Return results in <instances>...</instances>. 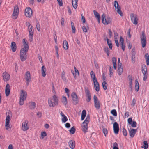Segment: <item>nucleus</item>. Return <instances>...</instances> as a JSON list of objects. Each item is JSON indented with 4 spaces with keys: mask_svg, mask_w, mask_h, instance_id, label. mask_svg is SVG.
I'll use <instances>...</instances> for the list:
<instances>
[{
    "mask_svg": "<svg viewBox=\"0 0 149 149\" xmlns=\"http://www.w3.org/2000/svg\"><path fill=\"white\" fill-rule=\"evenodd\" d=\"M48 104L50 107H54L56 105H57L58 103V99L56 95H54L52 97L48 99Z\"/></svg>",
    "mask_w": 149,
    "mask_h": 149,
    "instance_id": "obj_1",
    "label": "nucleus"
},
{
    "mask_svg": "<svg viewBox=\"0 0 149 149\" xmlns=\"http://www.w3.org/2000/svg\"><path fill=\"white\" fill-rule=\"evenodd\" d=\"M90 117L89 114L87 115L86 117L81 125L82 130L85 133L87 132L88 129V124L90 121Z\"/></svg>",
    "mask_w": 149,
    "mask_h": 149,
    "instance_id": "obj_2",
    "label": "nucleus"
},
{
    "mask_svg": "<svg viewBox=\"0 0 149 149\" xmlns=\"http://www.w3.org/2000/svg\"><path fill=\"white\" fill-rule=\"evenodd\" d=\"M28 50L29 49L24 48L21 49L20 55L21 61H24L26 59L27 56L26 55V53L28 51Z\"/></svg>",
    "mask_w": 149,
    "mask_h": 149,
    "instance_id": "obj_3",
    "label": "nucleus"
},
{
    "mask_svg": "<svg viewBox=\"0 0 149 149\" xmlns=\"http://www.w3.org/2000/svg\"><path fill=\"white\" fill-rule=\"evenodd\" d=\"M141 39V43L143 48L144 47L146 43V37L145 35L144 31L142 32V35L140 36Z\"/></svg>",
    "mask_w": 149,
    "mask_h": 149,
    "instance_id": "obj_4",
    "label": "nucleus"
},
{
    "mask_svg": "<svg viewBox=\"0 0 149 149\" xmlns=\"http://www.w3.org/2000/svg\"><path fill=\"white\" fill-rule=\"evenodd\" d=\"M102 19L103 23L105 25H107L111 22L110 18L109 17H105L104 14H103L102 16Z\"/></svg>",
    "mask_w": 149,
    "mask_h": 149,
    "instance_id": "obj_5",
    "label": "nucleus"
},
{
    "mask_svg": "<svg viewBox=\"0 0 149 149\" xmlns=\"http://www.w3.org/2000/svg\"><path fill=\"white\" fill-rule=\"evenodd\" d=\"M114 6L115 8L116 9H117V13L120 14V16H123V15L121 10V7L120 6H119L118 1L116 0L114 2Z\"/></svg>",
    "mask_w": 149,
    "mask_h": 149,
    "instance_id": "obj_6",
    "label": "nucleus"
},
{
    "mask_svg": "<svg viewBox=\"0 0 149 149\" xmlns=\"http://www.w3.org/2000/svg\"><path fill=\"white\" fill-rule=\"evenodd\" d=\"M71 96L72 98L73 104L75 105L78 104L79 102V99L76 93L74 92H72L71 94Z\"/></svg>",
    "mask_w": 149,
    "mask_h": 149,
    "instance_id": "obj_7",
    "label": "nucleus"
},
{
    "mask_svg": "<svg viewBox=\"0 0 149 149\" xmlns=\"http://www.w3.org/2000/svg\"><path fill=\"white\" fill-rule=\"evenodd\" d=\"M84 89L86 95L87 97L86 100L88 102H90L91 100V93L88 88L86 87L84 88Z\"/></svg>",
    "mask_w": 149,
    "mask_h": 149,
    "instance_id": "obj_8",
    "label": "nucleus"
},
{
    "mask_svg": "<svg viewBox=\"0 0 149 149\" xmlns=\"http://www.w3.org/2000/svg\"><path fill=\"white\" fill-rule=\"evenodd\" d=\"M130 17L131 21L133 24L135 25L137 24L138 19L137 18L136 15L132 13L130 15Z\"/></svg>",
    "mask_w": 149,
    "mask_h": 149,
    "instance_id": "obj_9",
    "label": "nucleus"
},
{
    "mask_svg": "<svg viewBox=\"0 0 149 149\" xmlns=\"http://www.w3.org/2000/svg\"><path fill=\"white\" fill-rule=\"evenodd\" d=\"M25 79L26 81V85L27 86H28L31 79V74L29 71L26 72L25 74Z\"/></svg>",
    "mask_w": 149,
    "mask_h": 149,
    "instance_id": "obj_10",
    "label": "nucleus"
},
{
    "mask_svg": "<svg viewBox=\"0 0 149 149\" xmlns=\"http://www.w3.org/2000/svg\"><path fill=\"white\" fill-rule=\"evenodd\" d=\"M25 16L27 17H30L32 14V10L30 7L26 8L25 10Z\"/></svg>",
    "mask_w": 149,
    "mask_h": 149,
    "instance_id": "obj_11",
    "label": "nucleus"
},
{
    "mask_svg": "<svg viewBox=\"0 0 149 149\" xmlns=\"http://www.w3.org/2000/svg\"><path fill=\"white\" fill-rule=\"evenodd\" d=\"M93 99L95 107L97 109H99L100 108V102L98 101V98L95 95L94 96Z\"/></svg>",
    "mask_w": 149,
    "mask_h": 149,
    "instance_id": "obj_12",
    "label": "nucleus"
},
{
    "mask_svg": "<svg viewBox=\"0 0 149 149\" xmlns=\"http://www.w3.org/2000/svg\"><path fill=\"white\" fill-rule=\"evenodd\" d=\"M28 121L27 120L25 121L22 123V130L23 131H26L29 128V126L28 125Z\"/></svg>",
    "mask_w": 149,
    "mask_h": 149,
    "instance_id": "obj_13",
    "label": "nucleus"
},
{
    "mask_svg": "<svg viewBox=\"0 0 149 149\" xmlns=\"http://www.w3.org/2000/svg\"><path fill=\"white\" fill-rule=\"evenodd\" d=\"M10 117L9 115H7L6 119L5 127L6 130H8V128H10V125H9L10 121Z\"/></svg>",
    "mask_w": 149,
    "mask_h": 149,
    "instance_id": "obj_14",
    "label": "nucleus"
},
{
    "mask_svg": "<svg viewBox=\"0 0 149 149\" xmlns=\"http://www.w3.org/2000/svg\"><path fill=\"white\" fill-rule=\"evenodd\" d=\"M3 77L4 81H9L10 78V76L8 72L5 71L3 74Z\"/></svg>",
    "mask_w": 149,
    "mask_h": 149,
    "instance_id": "obj_15",
    "label": "nucleus"
},
{
    "mask_svg": "<svg viewBox=\"0 0 149 149\" xmlns=\"http://www.w3.org/2000/svg\"><path fill=\"white\" fill-rule=\"evenodd\" d=\"M114 132L115 134H118L119 131V125L116 122H115L113 125Z\"/></svg>",
    "mask_w": 149,
    "mask_h": 149,
    "instance_id": "obj_16",
    "label": "nucleus"
},
{
    "mask_svg": "<svg viewBox=\"0 0 149 149\" xmlns=\"http://www.w3.org/2000/svg\"><path fill=\"white\" fill-rule=\"evenodd\" d=\"M129 133L131 137H133L134 136L136 133L137 132L136 129H130L129 130Z\"/></svg>",
    "mask_w": 149,
    "mask_h": 149,
    "instance_id": "obj_17",
    "label": "nucleus"
},
{
    "mask_svg": "<svg viewBox=\"0 0 149 149\" xmlns=\"http://www.w3.org/2000/svg\"><path fill=\"white\" fill-rule=\"evenodd\" d=\"M10 87L9 84H7L6 85L5 90V93L6 96H8L10 94Z\"/></svg>",
    "mask_w": 149,
    "mask_h": 149,
    "instance_id": "obj_18",
    "label": "nucleus"
},
{
    "mask_svg": "<svg viewBox=\"0 0 149 149\" xmlns=\"http://www.w3.org/2000/svg\"><path fill=\"white\" fill-rule=\"evenodd\" d=\"M27 93L23 90H21L20 98L26 100L27 97Z\"/></svg>",
    "mask_w": 149,
    "mask_h": 149,
    "instance_id": "obj_19",
    "label": "nucleus"
},
{
    "mask_svg": "<svg viewBox=\"0 0 149 149\" xmlns=\"http://www.w3.org/2000/svg\"><path fill=\"white\" fill-rule=\"evenodd\" d=\"M68 144L71 148L73 149L74 148L75 144V142L74 140H70L68 142Z\"/></svg>",
    "mask_w": 149,
    "mask_h": 149,
    "instance_id": "obj_20",
    "label": "nucleus"
},
{
    "mask_svg": "<svg viewBox=\"0 0 149 149\" xmlns=\"http://www.w3.org/2000/svg\"><path fill=\"white\" fill-rule=\"evenodd\" d=\"M141 70L143 74H148L147 73V67L145 64H143L141 66Z\"/></svg>",
    "mask_w": 149,
    "mask_h": 149,
    "instance_id": "obj_21",
    "label": "nucleus"
},
{
    "mask_svg": "<svg viewBox=\"0 0 149 149\" xmlns=\"http://www.w3.org/2000/svg\"><path fill=\"white\" fill-rule=\"evenodd\" d=\"M11 48L13 52H15L17 48L15 42H12L11 43Z\"/></svg>",
    "mask_w": 149,
    "mask_h": 149,
    "instance_id": "obj_22",
    "label": "nucleus"
},
{
    "mask_svg": "<svg viewBox=\"0 0 149 149\" xmlns=\"http://www.w3.org/2000/svg\"><path fill=\"white\" fill-rule=\"evenodd\" d=\"M23 43L24 47L23 48L24 49L26 48L27 49H29V46L28 44L27 41V40H26L25 39H24L22 40Z\"/></svg>",
    "mask_w": 149,
    "mask_h": 149,
    "instance_id": "obj_23",
    "label": "nucleus"
},
{
    "mask_svg": "<svg viewBox=\"0 0 149 149\" xmlns=\"http://www.w3.org/2000/svg\"><path fill=\"white\" fill-rule=\"evenodd\" d=\"M41 71L42 75L43 77H45L46 75V69L45 67L43 65L41 68Z\"/></svg>",
    "mask_w": 149,
    "mask_h": 149,
    "instance_id": "obj_24",
    "label": "nucleus"
},
{
    "mask_svg": "<svg viewBox=\"0 0 149 149\" xmlns=\"http://www.w3.org/2000/svg\"><path fill=\"white\" fill-rule=\"evenodd\" d=\"M128 78L129 81V86L130 88L131 91H132V76L130 75H129L128 76Z\"/></svg>",
    "mask_w": 149,
    "mask_h": 149,
    "instance_id": "obj_25",
    "label": "nucleus"
},
{
    "mask_svg": "<svg viewBox=\"0 0 149 149\" xmlns=\"http://www.w3.org/2000/svg\"><path fill=\"white\" fill-rule=\"evenodd\" d=\"M63 47L65 50H67L69 46L68 42L65 40H64L63 41Z\"/></svg>",
    "mask_w": 149,
    "mask_h": 149,
    "instance_id": "obj_26",
    "label": "nucleus"
},
{
    "mask_svg": "<svg viewBox=\"0 0 149 149\" xmlns=\"http://www.w3.org/2000/svg\"><path fill=\"white\" fill-rule=\"evenodd\" d=\"M78 0H72V4L73 8L76 9L77 7Z\"/></svg>",
    "mask_w": 149,
    "mask_h": 149,
    "instance_id": "obj_27",
    "label": "nucleus"
},
{
    "mask_svg": "<svg viewBox=\"0 0 149 149\" xmlns=\"http://www.w3.org/2000/svg\"><path fill=\"white\" fill-rule=\"evenodd\" d=\"M28 31L29 32V35H33L34 29L32 26H31L30 27L28 28Z\"/></svg>",
    "mask_w": 149,
    "mask_h": 149,
    "instance_id": "obj_28",
    "label": "nucleus"
},
{
    "mask_svg": "<svg viewBox=\"0 0 149 149\" xmlns=\"http://www.w3.org/2000/svg\"><path fill=\"white\" fill-rule=\"evenodd\" d=\"M91 77L93 79V81L95 80H97V79L95 77V74L93 71H91L90 72Z\"/></svg>",
    "mask_w": 149,
    "mask_h": 149,
    "instance_id": "obj_29",
    "label": "nucleus"
},
{
    "mask_svg": "<svg viewBox=\"0 0 149 149\" xmlns=\"http://www.w3.org/2000/svg\"><path fill=\"white\" fill-rule=\"evenodd\" d=\"M106 40L107 44L108 45L110 49L111 50H112V44L111 43V40H110L108 38H107Z\"/></svg>",
    "mask_w": 149,
    "mask_h": 149,
    "instance_id": "obj_30",
    "label": "nucleus"
},
{
    "mask_svg": "<svg viewBox=\"0 0 149 149\" xmlns=\"http://www.w3.org/2000/svg\"><path fill=\"white\" fill-rule=\"evenodd\" d=\"M145 58L146 61L147 65H149V55L148 53H146L145 54Z\"/></svg>",
    "mask_w": 149,
    "mask_h": 149,
    "instance_id": "obj_31",
    "label": "nucleus"
},
{
    "mask_svg": "<svg viewBox=\"0 0 149 149\" xmlns=\"http://www.w3.org/2000/svg\"><path fill=\"white\" fill-rule=\"evenodd\" d=\"M36 104L35 102H32L29 105V107L31 109H33L36 107Z\"/></svg>",
    "mask_w": 149,
    "mask_h": 149,
    "instance_id": "obj_32",
    "label": "nucleus"
},
{
    "mask_svg": "<svg viewBox=\"0 0 149 149\" xmlns=\"http://www.w3.org/2000/svg\"><path fill=\"white\" fill-rule=\"evenodd\" d=\"M86 111L85 110H83L82 112L81 116V120H82L84 119L86 116Z\"/></svg>",
    "mask_w": 149,
    "mask_h": 149,
    "instance_id": "obj_33",
    "label": "nucleus"
},
{
    "mask_svg": "<svg viewBox=\"0 0 149 149\" xmlns=\"http://www.w3.org/2000/svg\"><path fill=\"white\" fill-rule=\"evenodd\" d=\"M135 90L136 91H138L139 88V82L137 80L135 81Z\"/></svg>",
    "mask_w": 149,
    "mask_h": 149,
    "instance_id": "obj_34",
    "label": "nucleus"
},
{
    "mask_svg": "<svg viewBox=\"0 0 149 149\" xmlns=\"http://www.w3.org/2000/svg\"><path fill=\"white\" fill-rule=\"evenodd\" d=\"M62 102L65 105L67 104V99L66 97L63 96L61 100Z\"/></svg>",
    "mask_w": 149,
    "mask_h": 149,
    "instance_id": "obj_35",
    "label": "nucleus"
},
{
    "mask_svg": "<svg viewBox=\"0 0 149 149\" xmlns=\"http://www.w3.org/2000/svg\"><path fill=\"white\" fill-rule=\"evenodd\" d=\"M104 50L105 52L106 53L108 56H109V50L107 47H104Z\"/></svg>",
    "mask_w": 149,
    "mask_h": 149,
    "instance_id": "obj_36",
    "label": "nucleus"
},
{
    "mask_svg": "<svg viewBox=\"0 0 149 149\" xmlns=\"http://www.w3.org/2000/svg\"><path fill=\"white\" fill-rule=\"evenodd\" d=\"M148 144L147 142L146 141H144L143 142L142 148H144V149H147L148 148Z\"/></svg>",
    "mask_w": 149,
    "mask_h": 149,
    "instance_id": "obj_37",
    "label": "nucleus"
},
{
    "mask_svg": "<svg viewBox=\"0 0 149 149\" xmlns=\"http://www.w3.org/2000/svg\"><path fill=\"white\" fill-rule=\"evenodd\" d=\"M121 65H118V71L119 75H120L123 72V68H121Z\"/></svg>",
    "mask_w": 149,
    "mask_h": 149,
    "instance_id": "obj_38",
    "label": "nucleus"
},
{
    "mask_svg": "<svg viewBox=\"0 0 149 149\" xmlns=\"http://www.w3.org/2000/svg\"><path fill=\"white\" fill-rule=\"evenodd\" d=\"M71 28L72 30L73 33H75L76 29L74 26V24L72 22H71Z\"/></svg>",
    "mask_w": 149,
    "mask_h": 149,
    "instance_id": "obj_39",
    "label": "nucleus"
},
{
    "mask_svg": "<svg viewBox=\"0 0 149 149\" xmlns=\"http://www.w3.org/2000/svg\"><path fill=\"white\" fill-rule=\"evenodd\" d=\"M102 85L103 89L106 90L107 87V84L105 81H103L102 83Z\"/></svg>",
    "mask_w": 149,
    "mask_h": 149,
    "instance_id": "obj_40",
    "label": "nucleus"
},
{
    "mask_svg": "<svg viewBox=\"0 0 149 149\" xmlns=\"http://www.w3.org/2000/svg\"><path fill=\"white\" fill-rule=\"evenodd\" d=\"M19 13L13 12L12 16L13 18L14 19H16L17 18Z\"/></svg>",
    "mask_w": 149,
    "mask_h": 149,
    "instance_id": "obj_41",
    "label": "nucleus"
},
{
    "mask_svg": "<svg viewBox=\"0 0 149 149\" xmlns=\"http://www.w3.org/2000/svg\"><path fill=\"white\" fill-rule=\"evenodd\" d=\"M94 14L97 19L100 18V16L98 13L95 10L93 11Z\"/></svg>",
    "mask_w": 149,
    "mask_h": 149,
    "instance_id": "obj_42",
    "label": "nucleus"
},
{
    "mask_svg": "<svg viewBox=\"0 0 149 149\" xmlns=\"http://www.w3.org/2000/svg\"><path fill=\"white\" fill-rule=\"evenodd\" d=\"M17 12L19 13V9L18 8V6L17 5H16L14 7L13 12Z\"/></svg>",
    "mask_w": 149,
    "mask_h": 149,
    "instance_id": "obj_43",
    "label": "nucleus"
},
{
    "mask_svg": "<svg viewBox=\"0 0 149 149\" xmlns=\"http://www.w3.org/2000/svg\"><path fill=\"white\" fill-rule=\"evenodd\" d=\"M75 130H76L75 128L74 127H73L71 128L69 130V131L71 134H73L75 133Z\"/></svg>",
    "mask_w": 149,
    "mask_h": 149,
    "instance_id": "obj_44",
    "label": "nucleus"
},
{
    "mask_svg": "<svg viewBox=\"0 0 149 149\" xmlns=\"http://www.w3.org/2000/svg\"><path fill=\"white\" fill-rule=\"evenodd\" d=\"M111 113L114 116H117V112L115 109L112 110L111 111Z\"/></svg>",
    "mask_w": 149,
    "mask_h": 149,
    "instance_id": "obj_45",
    "label": "nucleus"
},
{
    "mask_svg": "<svg viewBox=\"0 0 149 149\" xmlns=\"http://www.w3.org/2000/svg\"><path fill=\"white\" fill-rule=\"evenodd\" d=\"M102 131L104 135L106 136L108 134V130L107 128H103L102 129Z\"/></svg>",
    "mask_w": 149,
    "mask_h": 149,
    "instance_id": "obj_46",
    "label": "nucleus"
},
{
    "mask_svg": "<svg viewBox=\"0 0 149 149\" xmlns=\"http://www.w3.org/2000/svg\"><path fill=\"white\" fill-rule=\"evenodd\" d=\"M93 83L94 87L97 86H99V83L98 82L97 79V80H95L94 81H93Z\"/></svg>",
    "mask_w": 149,
    "mask_h": 149,
    "instance_id": "obj_47",
    "label": "nucleus"
},
{
    "mask_svg": "<svg viewBox=\"0 0 149 149\" xmlns=\"http://www.w3.org/2000/svg\"><path fill=\"white\" fill-rule=\"evenodd\" d=\"M113 149H119L118 144L116 142L113 143Z\"/></svg>",
    "mask_w": 149,
    "mask_h": 149,
    "instance_id": "obj_48",
    "label": "nucleus"
},
{
    "mask_svg": "<svg viewBox=\"0 0 149 149\" xmlns=\"http://www.w3.org/2000/svg\"><path fill=\"white\" fill-rule=\"evenodd\" d=\"M65 72L64 71H63L61 74V77L62 79L64 81H65L66 80V78L65 77Z\"/></svg>",
    "mask_w": 149,
    "mask_h": 149,
    "instance_id": "obj_49",
    "label": "nucleus"
},
{
    "mask_svg": "<svg viewBox=\"0 0 149 149\" xmlns=\"http://www.w3.org/2000/svg\"><path fill=\"white\" fill-rule=\"evenodd\" d=\"M36 28L38 31H40V26L38 21H37L36 22Z\"/></svg>",
    "mask_w": 149,
    "mask_h": 149,
    "instance_id": "obj_50",
    "label": "nucleus"
},
{
    "mask_svg": "<svg viewBox=\"0 0 149 149\" xmlns=\"http://www.w3.org/2000/svg\"><path fill=\"white\" fill-rule=\"evenodd\" d=\"M130 125H131V126L133 127H136L137 123L136 121H134Z\"/></svg>",
    "mask_w": 149,
    "mask_h": 149,
    "instance_id": "obj_51",
    "label": "nucleus"
},
{
    "mask_svg": "<svg viewBox=\"0 0 149 149\" xmlns=\"http://www.w3.org/2000/svg\"><path fill=\"white\" fill-rule=\"evenodd\" d=\"M123 135L125 136H127V132L126 130V129L123 128Z\"/></svg>",
    "mask_w": 149,
    "mask_h": 149,
    "instance_id": "obj_52",
    "label": "nucleus"
},
{
    "mask_svg": "<svg viewBox=\"0 0 149 149\" xmlns=\"http://www.w3.org/2000/svg\"><path fill=\"white\" fill-rule=\"evenodd\" d=\"M25 100L20 98L19 104L20 105H22L24 104V101Z\"/></svg>",
    "mask_w": 149,
    "mask_h": 149,
    "instance_id": "obj_53",
    "label": "nucleus"
},
{
    "mask_svg": "<svg viewBox=\"0 0 149 149\" xmlns=\"http://www.w3.org/2000/svg\"><path fill=\"white\" fill-rule=\"evenodd\" d=\"M112 68H111V67H110L109 71L110 72L109 75L110 77H111V76L113 75V73L112 72Z\"/></svg>",
    "mask_w": 149,
    "mask_h": 149,
    "instance_id": "obj_54",
    "label": "nucleus"
},
{
    "mask_svg": "<svg viewBox=\"0 0 149 149\" xmlns=\"http://www.w3.org/2000/svg\"><path fill=\"white\" fill-rule=\"evenodd\" d=\"M74 68L75 70V74H76V76H77V74L78 75H79V74L78 70L76 68L75 66H74Z\"/></svg>",
    "mask_w": 149,
    "mask_h": 149,
    "instance_id": "obj_55",
    "label": "nucleus"
},
{
    "mask_svg": "<svg viewBox=\"0 0 149 149\" xmlns=\"http://www.w3.org/2000/svg\"><path fill=\"white\" fill-rule=\"evenodd\" d=\"M41 136L42 137V138L47 136V133L45 132H42L41 133Z\"/></svg>",
    "mask_w": 149,
    "mask_h": 149,
    "instance_id": "obj_56",
    "label": "nucleus"
},
{
    "mask_svg": "<svg viewBox=\"0 0 149 149\" xmlns=\"http://www.w3.org/2000/svg\"><path fill=\"white\" fill-rule=\"evenodd\" d=\"M136 54L135 52V47L133 48L132 51V55H135Z\"/></svg>",
    "mask_w": 149,
    "mask_h": 149,
    "instance_id": "obj_57",
    "label": "nucleus"
},
{
    "mask_svg": "<svg viewBox=\"0 0 149 149\" xmlns=\"http://www.w3.org/2000/svg\"><path fill=\"white\" fill-rule=\"evenodd\" d=\"M136 100H135L134 98L133 99V100H132V103L131 104V106L132 107H134L135 105L136 104Z\"/></svg>",
    "mask_w": 149,
    "mask_h": 149,
    "instance_id": "obj_58",
    "label": "nucleus"
},
{
    "mask_svg": "<svg viewBox=\"0 0 149 149\" xmlns=\"http://www.w3.org/2000/svg\"><path fill=\"white\" fill-rule=\"evenodd\" d=\"M62 121L63 123H65L68 120V119L66 116L63 118L62 119Z\"/></svg>",
    "mask_w": 149,
    "mask_h": 149,
    "instance_id": "obj_59",
    "label": "nucleus"
},
{
    "mask_svg": "<svg viewBox=\"0 0 149 149\" xmlns=\"http://www.w3.org/2000/svg\"><path fill=\"white\" fill-rule=\"evenodd\" d=\"M127 121L128 124L130 125L133 122L132 121V118H129L128 119Z\"/></svg>",
    "mask_w": 149,
    "mask_h": 149,
    "instance_id": "obj_60",
    "label": "nucleus"
},
{
    "mask_svg": "<svg viewBox=\"0 0 149 149\" xmlns=\"http://www.w3.org/2000/svg\"><path fill=\"white\" fill-rule=\"evenodd\" d=\"M112 61L113 63V64H116V59L115 57H113L112 58Z\"/></svg>",
    "mask_w": 149,
    "mask_h": 149,
    "instance_id": "obj_61",
    "label": "nucleus"
},
{
    "mask_svg": "<svg viewBox=\"0 0 149 149\" xmlns=\"http://www.w3.org/2000/svg\"><path fill=\"white\" fill-rule=\"evenodd\" d=\"M55 50L56 52V54L57 55V56H58V47L56 46L55 47Z\"/></svg>",
    "mask_w": 149,
    "mask_h": 149,
    "instance_id": "obj_62",
    "label": "nucleus"
},
{
    "mask_svg": "<svg viewBox=\"0 0 149 149\" xmlns=\"http://www.w3.org/2000/svg\"><path fill=\"white\" fill-rule=\"evenodd\" d=\"M102 79L104 81L106 80V73L105 72L102 73Z\"/></svg>",
    "mask_w": 149,
    "mask_h": 149,
    "instance_id": "obj_63",
    "label": "nucleus"
},
{
    "mask_svg": "<svg viewBox=\"0 0 149 149\" xmlns=\"http://www.w3.org/2000/svg\"><path fill=\"white\" fill-rule=\"evenodd\" d=\"M121 47L122 49L123 50H125V45H124V43L120 44Z\"/></svg>",
    "mask_w": 149,
    "mask_h": 149,
    "instance_id": "obj_64",
    "label": "nucleus"
}]
</instances>
